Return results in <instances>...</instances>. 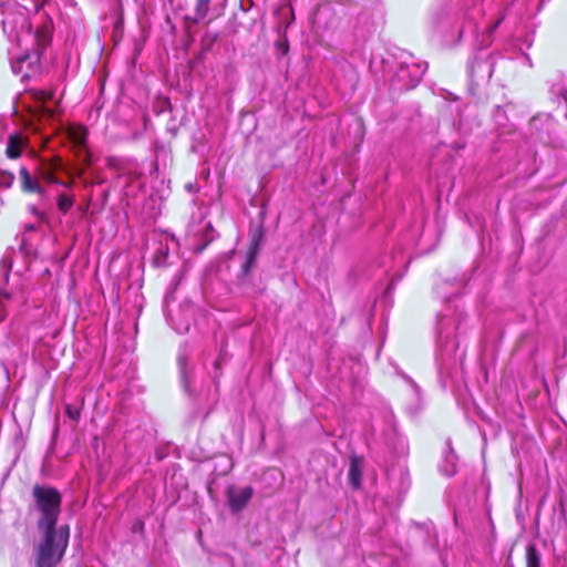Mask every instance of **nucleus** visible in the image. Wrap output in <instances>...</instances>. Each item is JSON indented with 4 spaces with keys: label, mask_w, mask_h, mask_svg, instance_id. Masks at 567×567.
Wrapping results in <instances>:
<instances>
[{
    "label": "nucleus",
    "mask_w": 567,
    "mask_h": 567,
    "mask_svg": "<svg viewBox=\"0 0 567 567\" xmlns=\"http://www.w3.org/2000/svg\"><path fill=\"white\" fill-rule=\"evenodd\" d=\"M30 2L28 6L8 0L1 6L3 32L20 50L17 53L10 51L12 55L10 64L14 74H21L25 69L37 66L41 51L51 42L53 30L51 19L40 17L41 21L35 23V31H32V23L29 21V13L38 12L43 6V0H30Z\"/></svg>",
    "instance_id": "f257e3e1"
},
{
    "label": "nucleus",
    "mask_w": 567,
    "mask_h": 567,
    "mask_svg": "<svg viewBox=\"0 0 567 567\" xmlns=\"http://www.w3.org/2000/svg\"><path fill=\"white\" fill-rule=\"evenodd\" d=\"M35 508L40 513L37 526L40 535L35 547V567H56L62 560L70 539V526H56L61 512V495L49 486L33 487Z\"/></svg>",
    "instance_id": "f03ea898"
},
{
    "label": "nucleus",
    "mask_w": 567,
    "mask_h": 567,
    "mask_svg": "<svg viewBox=\"0 0 567 567\" xmlns=\"http://www.w3.org/2000/svg\"><path fill=\"white\" fill-rule=\"evenodd\" d=\"M437 329V346L442 361L445 362L456 357L463 359V352L457 354L460 347L455 338V331L457 329L455 322L451 318L444 316L440 319Z\"/></svg>",
    "instance_id": "7ed1b4c3"
},
{
    "label": "nucleus",
    "mask_w": 567,
    "mask_h": 567,
    "mask_svg": "<svg viewBox=\"0 0 567 567\" xmlns=\"http://www.w3.org/2000/svg\"><path fill=\"white\" fill-rule=\"evenodd\" d=\"M426 63L404 61L398 68L394 75V83L399 90H411L417 85L422 80L425 71Z\"/></svg>",
    "instance_id": "20e7f679"
},
{
    "label": "nucleus",
    "mask_w": 567,
    "mask_h": 567,
    "mask_svg": "<svg viewBox=\"0 0 567 567\" xmlns=\"http://www.w3.org/2000/svg\"><path fill=\"white\" fill-rule=\"evenodd\" d=\"M494 72V64L488 58L476 55L468 65V75L475 84L488 82Z\"/></svg>",
    "instance_id": "39448f33"
},
{
    "label": "nucleus",
    "mask_w": 567,
    "mask_h": 567,
    "mask_svg": "<svg viewBox=\"0 0 567 567\" xmlns=\"http://www.w3.org/2000/svg\"><path fill=\"white\" fill-rule=\"evenodd\" d=\"M69 136L79 156H82V159L85 165L91 164V154L86 146L87 140V130L84 126L75 125L70 127Z\"/></svg>",
    "instance_id": "423d86ee"
},
{
    "label": "nucleus",
    "mask_w": 567,
    "mask_h": 567,
    "mask_svg": "<svg viewBox=\"0 0 567 567\" xmlns=\"http://www.w3.org/2000/svg\"><path fill=\"white\" fill-rule=\"evenodd\" d=\"M252 496V488L246 487H229L227 491V501L230 509L234 513L240 512L249 502Z\"/></svg>",
    "instance_id": "0eeeda50"
},
{
    "label": "nucleus",
    "mask_w": 567,
    "mask_h": 567,
    "mask_svg": "<svg viewBox=\"0 0 567 567\" xmlns=\"http://www.w3.org/2000/svg\"><path fill=\"white\" fill-rule=\"evenodd\" d=\"M24 145L25 141L19 133L10 134L6 148L7 156L11 159L18 158Z\"/></svg>",
    "instance_id": "6e6552de"
},
{
    "label": "nucleus",
    "mask_w": 567,
    "mask_h": 567,
    "mask_svg": "<svg viewBox=\"0 0 567 567\" xmlns=\"http://www.w3.org/2000/svg\"><path fill=\"white\" fill-rule=\"evenodd\" d=\"M21 186L25 192H40V186L37 179H33L25 167L20 169Z\"/></svg>",
    "instance_id": "1a4fd4ad"
},
{
    "label": "nucleus",
    "mask_w": 567,
    "mask_h": 567,
    "mask_svg": "<svg viewBox=\"0 0 567 567\" xmlns=\"http://www.w3.org/2000/svg\"><path fill=\"white\" fill-rule=\"evenodd\" d=\"M209 2L210 0H197L195 16L193 18L186 17L185 19L187 21H192L193 23H198L202 21L207 16Z\"/></svg>",
    "instance_id": "9d476101"
},
{
    "label": "nucleus",
    "mask_w": 567,
    "mask_h": 567,
    "mask_svg": "<svg viewBox=\"0 0 567 567\" xmlns=\"http://www.w3.org/2000/svg\"><path fill=\"white\" fill-rule=\"evenodd\" d=\"M56 204L59 210L66 214L74 204V196L62 193L59 195Z\"/></svg>",
    "instance_id": "9b49d317"
},
{
    "label": "nucleus",
    "mask_w": 567,
    "mask_h": 567,
    "mask_svg": "<svg viewBox=\"0 0 567 567\" xmlns=\"http://www.w3.org/2000/svg\"><path fill=\"white\" fill-rule=\"evenodd\" d=\"M177 363L179 367L181 378H182L184 389L186 391H188V381H187V372H186V350L185 349L181 350L178 358H177Z\"/></svg>",
    "instance_id": "f8f14e48"
},
{
    "label": "nucleus",
    "mask_w": 567,
    "mask_h": 567,
    "mask_svg": "<svg viewBox=\"0 0 567 567\" xmlns=\"http://www.w3.org/2000/svg\"><path fill=\"white\" fill-rule=\"evenodd\" d=\"M526 565L527 567H542L540 555L534 547H528L526 553Z\"/></svg>",
    "instance_id": "ddd939ff"
},
{
    "label": "nucleus",
    "mask_w": 567,
    "mask_h": 567,
    "mask_svg": "<svg viewBox=\"0 0 567 567\" xmlns=\"http://www.w3.org/2000/svg\"><path fill=\"white\" fill-rule=\"evenodd\" d=\"M258 249H259L258 241L254 240V243L251 244V246L249 248L248 257H247L246 264L244 266L245 272H247L249 270V268L251 267V265L254 264L257 252H258Z\"/></svg>",
    "instance_id": "4468645a"
},
{
    "label": "nucleus",
    "mask_w": 567,
    "mask_h": 567,
    "mask_svg": "<svg viewBox=\"0 0 567 567\" xmlns=\"http://www.w3.org/2000/svg\"><path fill=\"white\" fill-rule=\"evenodd\" d=\"M455 455L451 453L446 456V464L441 467V471L446 476H452L455 473Z\"/></svg>",
    "instance_id": "2eb2a0df"
},
{
    "label": "nucleus",
    "mask_w": 567,
    "mask_h": 567,
    "mask_svg": "<svg viewBox=\"0 0 567 567\" xmlns=\"http://www.w3.org/2000/svg\"><path fill=\"white\" fill-rule=\"evenodd\" d=\"M14 182V175L7 171H0V187L10 188Z\"/></svg>",
    "instance_id": "dca6fc26"
},
{
    "label": "nucleus",
    "mask_w": 567,
    "mask_h": 567,
    "mask_svg": "<svg viewBox=\"0 0 567 567\" xmlns=\"http://www.w3.org/2000/svg\"><path fill=\"white\" fill-rule=\"evenodd\" d=\"M168 256V247L163 246L161 244V247L157 250V254L155 256V262L157 266H163L166 262V258Z\"/></svg>",
    "instance_id": "f3484780"
},
{
    "label": "nucleus",
    "mask_w": 567,
    "mask_h": 567,
    "mask_svg": "<svg viewBox=\"0 0 567 567\" xmlns=\"http://www.w3.org/2000/svg\"><path fill=\"white\" fill-rule=\"evenodd\" d=\"M349 476H350L351 483L357 487L360 482V472L357 468L354 463L351 464Z\"/></svg>",
    "instance_id": "a211bd4d"
},
{
    "label": "nucleus",
    "mask_w": 567,
    "mask_h": 567,
    "mask_svg": "<svg viewBox=\"0 0 567 567\" xmlns=\"http://www.w3.org/2000/svg\"><path fill=\"white\" fill-rule=\"evenodd\" d=\"M501 22H502V18L498 19L493 25L488 27L487 37H489L497 29V27L501 24Z\"/></svg>",
    "instance_id": "6ab92c4d"
},
{
    "label": "nucleus",
    "mask_w": 567,
    "mask_h": 567,
    "mask_svg": "<svg viewBox=\"0 0 567 567\" xmlns=\"http://www.w3.org/2000/svg\"><path fill=\"white\" fill-rule=\"evenodd\" d=\"M51 182L52 183H56V184H59L60 186H62L64 188H68V189L71 188V183H69V182H60V181H58L55 178H52Z\"/></svg>",
    "instance_id": "aec40b11"
},
{
    "label": "nucleus",
    "mask_w": 567,
    "mask_h": 567,
    "mask_svg": "<svg viewBox=\"0 0 567 567\" xmlns=\"http://www.w3.org/2000/svg\"><path fill=\"white\" fill-rule=\"evenodd\" d=\"M114 163H115V158H113V157H109V158H107V166H109V167H113V166H114Z\"/></svg>",
    "instance_id": "412c9836"
},
{
    "label": "nucleus",
    "mask_w": 567,
    "mask_h": 567,
    "mask_svg": "<svg viewBox=\"0 0 567 567\" xmlns=\"http://www.w3.org/2000/svg\"><path fill=\"white\" fill-rule=\"evenodd\" d=\"M102 197H103V200H104V202H106V200H107V198H109V192H107V190H105V192L103 193V196H102Z\"/></svg>",
    "instance_id": "4be33fe9"
},
{
    "label": "nucleus",
    "mask_w": 567,
    "mask_h": 567,
    "mask_svg": "<svg viewBox=\"0 0 567 567\" xmlns=\"http://www.w3.org/2000/svg\"><path fill=\"white\" fill-rule=\"evenodd\" d=\"M84 187H90L92 186L94 183L93 182H87V181H84Z\"/></svg>",
    "instance_id": "5701e85b"
},
{
    "label": "nucleus",
    "mask_w": 567,
    "mask_h": 567,
    "mask_svg": "<svg viewBox=\"0 0 567 567\" xmlns=\"http://www.w3.org/2000/svg\"><path fill=\"white\" fill-rule=\"evenodd\" d=\"M104 181L103 179H100V178H96L95 182H93L94 184H102Z\"/></svg>",
    "instance_id": "b1692460"
},
{
    "label": "nucleus",
    "mask_w": 567,
    "mask_h": 567,
    "mask_svg": "<svg viewBox=\"0 0 567 567\" xmlns=\"http://www.w3.org/2000/svg\"><path fill=\"white\" fill-rule=\"evenodd\" d=\"M51 97V94L43 93V100Z\"/></svg>",
    "instance_id": "393cba45"
},
{
    "label": "nucleus",
    "mask_w": 567,
    "mask_h": 567,
    "mask_svg": "<svg viewBox=\"0 0 567 567\" xmlns=\"http://www.w3.org/2000/svg\"><path fill=\"white\" fill-rule=\"evenodd\" d=\"M488 44H489V41H486L483 43V45H485V47H488Z\"/></svg>",
    "instance_id": "a878e982"
}]
</instances>
